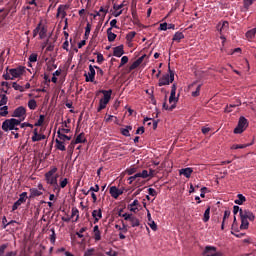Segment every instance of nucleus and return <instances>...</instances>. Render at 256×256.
I'll use <instances>...</instances> for the list:
<instances>
[{"mask_svg": "<svg viewBox=\"0 0 256 256\" xmlns=\"http://www.w3.org/2000/svg\"><path fill=\"white\" fill-rule=\"evenodd\" d=\"M255 35H256V28H253L246 32L247 39H253V37H255Z\"/></svg>", "mask_w": 256, "mask_h": 256, "instance_id": "e433bc0d", "label": "nucleus"}, {"mask_svg": "<svg viewBox=\"0 0 256 256\" xmlns=\"http://www.w3.org/2000/svg\"><path fill=\"white\" fill-rule=\"evenodd\" d=\"M241 105V101H236V104H230L227 105L225 108V113H231V111H233V109H235V107H240Z\"/></svg>", "mask_w": 256, "mask_h": 256, "instance_id": "393cba45", "label": "nucleus"}, {"mask_svg": "<svg viewBox=\"0 0 256 256\" xmlns=\"http://www.w3.org/2000/svg\"><path fill=\"white\" fill-rule=\"evenodd\" d=\"M148 195H150L151 197H157V190H155L154 188H149Z\"/></svg>", "mask_w": 256, "mask_h": 256, "instance_id": "4d7b16f0", "label": "nucleus"}, {"mask_svg": "<svg viewBox=\"0 0 256 256\" xmlns=\"http://www.w3.org/2000/svg\"><path fill=\"white\" fill-rule=\"evenodd\" d=\"M44 139H46V136L43 134H38V135L32 136L33 143H37V141H43Z\"/></svg>", "mask_w": 256, "mask_h": 256, "instance_id": "72a5a7b5", "label": "nucleus"}, {"mask_svg": "<svg viewBox=\"0 0 256 256\" xmlns=\"http://www.w3.org/2000/svg\"><path fill=\"white\" fill-rule=\"evenodd\" d=\"M168 24L166 22L160 24L159 30L160 31H167Z\"/></svg>", "mask_w": 256, "mask_h": 256, "instance_id": "338daca9", "label": "nucleus"}, {"mask_svg": "<svg viewBox=\"0 0 256 256\" xmlns=\"http://www.w3.org/2000/svg\"><path fill=\"white\" fill-rule=\"evenodd\" d=\"M247 127H249V120H247V118H245L244 116H241L239 118L237 127L234 129V133L236 135H239L243 133V131H245Z\"/></svg>", "mask_w": 256, "mask_h": 256, "instance_id": "39448f33", "label": "nucleus"}, {"mask_svg": "<svg viewBox=\"0 0 256 256\" xmlns=\"http://www.w3.org/2000/svg\"><path fill=\"white\" fill-rule=\"evenodd\" d=\"M127 175H133L134 173H137V168L131 167L126 169Z\"/></svg>", "mask_w": 256, "mask_h": 256, "instance_id": "5fc2aeb1", "label": "nucleus"}, {"mask_svg": "<svg viewBox=\"0 0 256 256\" xmlns=\"http://www.w3.org/2000/svg\"><path fill=\"white\" fill-rule=\"evenodd\" d=\"M8 247L9 243L0 245V256H17V251H8L5 253Z\"/></svg>", "mask_w": 256, "mask_h": 256, "instance_id": "f8f14e48", "label": "nucleus"}, {"mask_svg": "<svg viewBox=\"0 0 256 256\" xmlns=\"http://www.w3.org/2000/svg\"><path fill=\"white\" fill-rule=\"evenodd\" d=\"M93 253H95V248H90L85 252L84 256H92Z\"/></svg>", "mask_w": 256, "mask_h": 256, "instance_id": "0e129e2a", "label": "nucleus"}, {"mask_svg": "<svg viewBox=\"0 0 256 256\" xmlns=\"http://www.w3.org/2000/svg\"><path fill=\"white\" fill-rule=\"evenodd\" d=\"M45 123V115H40L38 121L34 124V127H41Z\"/></svg>", "mask_w": 256, "mask_h": 256, "instance_id": "c9c22d12", "label": "nucleus"}, {"mask_svg": "<svg viewBox=\"0 0 256 256\" xmlns=\"http://www.w3.org/2000/svg\"><path fill=\"white\" fill-rule=\"evenodd\" d=\"M170 95H171L172 97H175V96L177 95V84H173V85H172Z\"/></svg>", "mask_w": 256, "mask_h": 256, "instance_id": "864d4df0", "label": "nucleus"}, {"mask_svg": "<svg viewBox=\"0 0 256 256\" xmlns=\"http://www.w3.org/2000/svg\"><path fill=\"white\" fill-rule=\"evenodd\" d=\"M112 31L113 30H111V28L107 29V37H108L109 43H113V41L117 39V34L113 33Z\"/></svg>", "mask_w": 256, "mask_h": 256, "instance_id": "5701e85b", "label": "nucleus"}, {"mask_svg": "<svg viewBox=\"0 0 256 256\" xmlns=\"http://www.w3.org/2000/svg\"><path fill=\"white\" fill-rule=\"evenodd\" d=\"M211 219V206H208L204 212L203 221L207 223Z\"/></svg>", "mask_w": 256, "mask_h": 256, "instance_id": "a878e982", "label": "nucleus"}, {"mask_svg": "<svg viewBox=\"0 0 256 256\" xmlns=\"http://www.w3.org/2000/svg\"><path fill=\"white\" fill-rule=\"evenodd\" d=\"M180 175H184V177H186V179H189V177H191L192 173H193V168H182L179 171Z\"/></svg>", "mask_w": 256, "mask_h": 256, "instance_id": "6ab92c4d", "label": "nucleus"}, {"mask_svg": "<svg viewBox=\"0 0 256 256\" xmlns=\"http://www.w3.org/2000/svg\"><path fill=\"white\" fill-rule=\"evenodd\" d=\"M28 107L31 109V111H35V109H37V101L35 99L29 100Z\"/></svg>", "mask_w": 256, "mask_h": 256, "instance_id": "f704fd0d", "label": "nucleus"}, {"mask_svg": "<svg viewBox=\"0 0 256 256\" xmlns=\"http://www.w3.org/2000/svg\"><path fill=\"white\" fill-rule=\"evenodd\" d=\"M103 61H105L103 54H98L97 55V63H99V65H101V63H103Z\"/></svg>", "mask_w": 256, "mask_h": 256, "instance_id": "69168bd1", "label": "nucleus"}, {"mask_svg": "<svg viewBox=\"0 0 256 256\" xmlns=\"http://www.w3.org/2000/svg\"><path fill=\"white\" fill-rule=\"evenodd\" d=\"M50 83H51V79H49V75L44 74V85H47V87H49Z\"/></svg>", "mask_w": 256, "mask_h": 256, "instance_id": "e2e57ef3", "label": "nucleus"}, {"mask_svg": "<svg viewBox=\"0 0 256 256\" xmlns=\"http://www.w3.org/2000/svg\"><path fill=\"white\" fill-rule=\"evenodd\" d=\"M41 195H43V192L39 191L37 188H31L29 199H33L34 197H41Z\"/></svg>", "mask_w": 256, "mask_h": 256, "instance_id": "412c9836", "label": "nucleus"}, {"mask_svg": "<svg viewBox=\"0 0 256 256\" xmlns=\"http://www.w3.org/2000/svg\"><path fill=\"white\" fill-rule=\"evenodd\" d=\"M203 256H221V253L217 252V247L206 246L202 251Z\"/></svg>", "mask_w": 256, "mask_h": 256, "instance_id": "9d476101", "label": "nucleus"}, {"mask_svg": "<svg viewBox=\"0 0 256 256\" xmlns=\"http://www.w3.org/2000/svg\"><path fill=\"white\" fill-rule=\"evenodd\" d=\"M95 241H101V230L94 232Z\"/></svg>", "mask_w": 256, "mask_h": 256, "instance_id": "13d9d810", "label": "nucleus"}, {"mask_svg": "<svg viewBox=\"0 0 256 256\" xmlns=\"http://www.w3.org/2000/svg\"><path fill=\"white\" fill-rule=\"evenodd\" d=\"M90 33H91V24L88 23L85 28V34H84L85 39H89Z\"/></svg>", "mask_w": 256, "mask_h": 256, "instance_id": "37998d69", "label": "nucleus"}, {"mask_svg": "<svg viewBox=\"0 0 256 256\" xmlns=\"http://www.w3.org/2000/svg\"><path fill=\"white\" fill-rule=\"evenodd\" d=\"M30 63H37V54L33 53L29 56Z\"/></svg>", "mask_w": 256, "mask_h": 256, "instance_id": "bf43d9fd", "label": "nucleus"}, {"mask_svg": "<svg viewBox=\"0 0 256 256\" xmlns=\"http://www.w3.org/2000/svg\"><path fill=\"white\" fill-rule=\"evenodd\" d=\"M79 143H87V138H85V133L83 132L76 137L75 141H72L74 145H78Z\"/></svg>", "mask_w": 256, "mask_h": 256, "instance_id": "f3484780", "label": "nucleus"}, {"mask_svg": "<svg viewBox=\"0 0 256 256\" xmlns=\"http://www.w3.org/2000/svg\"><path fill=\"white\" fill-rule=\"evenodd\" d=\"M181 39H185V34L183 32H176L172 38V41H177V43L181 42Z\"/></svg>", "mask_w": 256, "mask_h": 256, "instance_id": "b1692460", "label": "nucleus"}, {"mask_svg": "<svg viewBox=\"0 0 256 256\" xmlns=\"http://www.w3.org/2000/svg\"><path fill=\"white\" fill-rule=\"evenodd\" d=\"M125 54V51L123 50V45L117 46L113 48V55L114 57H121Z\"/></svg>", "mask_w": 256, "mask_h": 256, "instance_id": "2eb2a0df", "label": "nucleus"}, {"mask_svg": "<svg viewBox=\"0 0 256 256\" xmlns=\"http://www.w3.org/2000/svg\"><path fill=\"white\" fill-rule=\"evenodd\" d=\"M127 63H129V57L123 56L121 58L120 67H123V65H127Z\"/></svg>", "mask_w": 256, "mask_h": 256, "instance_id": "603ef678", "label": "nucleus"}, {"mask_svg": "<svg viewBox=\"0 0 256 256\" xmlns=\"http://www.w3.org/2000/svg\"><path fill=\"white\" fill-rule=\"evenodd\" d=\"M256 0H243L244 9L248 10Z\"/></svg>", "mask_w": 256, "mask_h": 256, "instance_id": "79ce46f5", "label": "nucleus"}, {"mask_svg": "<svg viewBox=\"0 0 256 256\" xmlns=\"http://www.w3.org/2000/svg\"><path fill=\"white\" fill-rule=\"evenodd\" d=\"M110 195L113 199H119L118 188L116 186L110 187Z\"/></svg>", "mask_w": 256, "mask_h": 256, "instance_id": "cd10ccee", "label": "nucleus"}, {"mask_svg": "<svg viewBox=\"0 0 256 256\" xmlns=\"http://www.w3.org/2000/svg\"><path fill=\"white\" fill-rule=\"evenodd\" d=\"M8 101H9V98L7 97V95L3 94L0 100V107H3V105H5Z\"/></svg>", "mask_w": 256, "mask_h": 256, "instance_id": "de8ad7c7", "label": "nucleus"}, {"mask_svg": "<svg viewBox=\"0 0 256 256\" xmlns=\"http://www.w3.org/2000/svg\"><path fill=\"white\" fill-rule=\"evenodd\" d=\"M39 37L40 39H45V37H47V28H45V26L40 28Z\"/></svg>", "mask_w": 256, "mask_h": 256, "instance_id": "4c0bfd02", "label": "nucleus"}, {"mask_svg": "<svg viewBox=\"0 0 256 256\" xmlns=\"http://www.w3.org/2000/svg\"><path fill=\"white\" fill-rule=\"evenodd\" d=\"M6 71H9L10 75L13 77V79H17L18 77H21L23 73H25V67L24 66H19L17 68H6Z\"/></svg>", "mask_w": 256, "mask_h": 256, "instance_id": "6e6552de", "label": "nucleus"}, {"mask_svg": "<svg viewBox=\"0 0 256 256\" xmlns=\"http://www.w3.org/2000/svg\"><path fill=\"white\" fill-rule=\"evenodd\" d=\"M228 30H229V22L227 21H224L217 25V31H219L220 35H223V33H225V31H228Z\"/></svg>", "mask_w": 256, "mask_h": 256, "instance_id": "4468645a", "label": "nucleus"}, {"mask_svg": "<svg viewBox=\"0 0 256 256\" xmlns=\"http://www.w3.org/2000/svg\"><path fill=\"white\" fill-rule=\"evenodd\" d=\"M237 198L234 203L236 205H243V203H245V201H247V198H245V196H243V194H238L237 195Z\"/></svg>", "mask_w": 256, "mask_h": 256, "instance_id": "c85d7f7f", "label": "nucleus"}, {"mask_svg": "<svg viewBox=\"0 0 256 256\" xmlns=\"http://www.w3.org/2000/svg\"><path fill=\"white\" fill-rule=\"evenodd\" d=\"M85 231H87V227H82L79 232H76L77 237H79V239H83V233H85Z\"/></svg>", "mask_w": 256, "mask_h": 256, "instance_id": "09e8293b", "label": "nucleus"}, {"mask_svg": "<svg viewBox=\"0 0 256 256\" xmlns=\"http://www.w3.org/2000/svg\"><path fill=\"white\" fill-rule=\"evenodd\" d=\"M9 115V106H0V117H7Z\"/></svg>", "mask_w": 256, "mask_h": 256, "instance_id": "7c9ffc66", "label": "nucleus"}, {"mask_svg": "<svg viewBox=\"0 0 256 256\" xmlns=\"http://www.w3.org/2000/svg\"><path fill=\"white\" fill-rule=\"evenodd\" d=\"M147 218H148L149 227L152 229V231H156L157 230V224L155 223V221H153V218H151V213L150 212L147 213Z\"/></svg>", "mask_w": 256, "mask_h": 256, "instance_id": "aec40b11", "label": "nucleus"}, {"mask_svg": "<svg viewBox=\"0 0 256 256\" xmlns=\"http://www.w3.org/2000/svg\"><path fill=\"white\" fill-rule=\"evenodd\" d=\"M67 9V6L60 5L57 9L56 17H59L61 15L62 19H65L67 17V12L65 11Z\"/></svg>", "mask_w": 256, "mask_h": 256, "instance_id": "a211bd4d", "label": "nucleus"}, {"mask_svg": "<svg viewBox=\"0 0 256 256\" xmlns=\"http://www.w3.org/2000/svg\"><path fill=\"white\" fill-rule=\"evenodd\" d=\"M106 255H108V256H117L118 253L113 251V250H110V251L106 252Z\"/></svg>", "mask_w": 256, "mask_h": 256, "instance_id": "774afa93", "label": "nucleus"}, {"mask_svg": "<svg viewBox=\"0 0 256 256\" xmlns=\"http://www.w3.org/2000/svg\"><path fill=\"white\" fill-rule=\"evenodd\" d=\"M92 217L94 218V223H99V219L103 218V212L101 211V209L93 210Z\"/></svg>", "mask_w": 256, "mask_h": 256, "instance_id": "dca6fc26", "label": "nucleus"}, {"mask_svg": "<svg viewBox=\"0 0 256 256\" xmlns=\"http://www.w3.org/2000/svg\"><path fill=\"white\" fill-rule=\"evenodd\" d=\"M115 229H119V231H123V233H127V225L125 224H123V227L116 224Z\"/></svg>", "mask_w": 256, "mask_h": 256, "instance_id": "052dcab7", "label": "nucleus"}, {"mask_svg": "<svg viewBox=\"0 0 256 256\" xmlns=\"http://www.w3.org/2000/svg\"><path fill=\"white\" fill-rule=\"evenodd\" d=\"M135 35H137V32L135 31H131L126 35V39L127 41H129L131 43V41H133V39H135Z\"/></svg>", "mask_w": 256, "mask_h": 256, "instance_id": "a19ab883", "label": "nucleus"}, {"mask_svg": "<svg viewBox=\"0 0 256 256\" xmlns=\"http://www.w3.org/2000/svg\"><path fill=\"white\" fill-rule=\"evenodd\" d=\"M136 177H141L142 179H147L149 177V172L147 170H143L141 173H136Z\"/></svg>", "mask_w": 256, "mask_h": 256, "instance_id": "ea45409f", "label": "nucleus"}, {"mask_svg": "<svg viewBox=\"0 0 256 256\" xmlns=\"http://www.w3.org/2000/svg\"><path fill=\"white\" fill-rule=\"evenodd\" d=\"M11 117H16L18 118V121H25V118L27 117V109L23 106H20L18 108H16Z\"/></svg>", "mask_w": 256, "mask_h": 256, "instance_id": "423d86ee", "label": "nucleus"}, {"mask_svg": "<svg viewBox=\"0 0 256 256\" xmlns=\"http://www.w3.org/2000/svg\"><path fill=\"white\" fill-rule=\"evenodd\" d=\"M19 125H21V120L19 119H15V118H10V119H6L3 123H2V129L7 132V131H13V129H15V127H19Z\"/></svg>", "mask_w": 256, "mask_h": 256, "instance_id": "20e7f679", "label": "nucleus"}, {"mask_svg": "<svg viewBox=\"0 0 256 256\" xmlns=\"http://www.w3.org/2000/svg\"><path fill=\"white\" fill-rule=\"evenodd\" d=\"M56 149L59 151H66L67 148H65V143L59 139H56Z\"/></svg>", "mask_w": 256, "mask_h": 256, "instance_id": "473e14b6", "label": "nucleus"}, {"mask_svg": "<svg viewBox=\"0 0 256 256\" xmlns=\"http://www.w3.org/2000/svg\"><path fill=\"white\" fill-rule=\"evenodd\" d=\"M201 93V85H198L196 91L192 92V97H199Z\"/></svg>", "mask_w": 256, "mask_h": 256, "instance_id": "3c124183", "label": "nucleus"}, {"mask_svg": "<svg viewBox=\"0 0 256 256\" xmlns=\"http://www.w3.org/2000/svg\"><path fill=\"white\" fill-rule=\"evenodd\" d=\"M129 131H133V126H126L125 128L120 129V132L124 137H131Z\"/></svg>", "mask_w": 256, "mask_h": 256, "instance_id": "4be33fe9", "label": "nucleus"}, {"mask_svg": "<svg viewBox=\"0 0 256 256\" xmlns=\"http://www.w3.org/2000/svg\"><path fill=\"white\" fill-rule=\"evenodd\" d=\"M12 87H13V89H15V91H20V93H23V91H25V88H23V86L17 84V82H13Z\"/></svg>", "mask_w": 256, "mask_h": 256, "instance_id": "58836bf2", "label": "nucleus"}, {"mask_svg": "<svg viewBox=\"0 0 256 256\" xmlns=\"http://www.w3.org/2000/svg\"><path fill=\"white\" fill-rule=\"evenodd\" d=\"M55 173H57V167L52 168L50 171H48L45 174V179L48 185H52L54 189H57L58 193L61 191L59 188V184L57 183V175L55 176Z\"/></svg>", "mask_w": 256, "mask_h": 256, "instance_id": "f03ea898", "label": "nucleus"}, {"mask_svg": "<svg viewBox=\"0 0 256 256\" xmlns=\"http://www.w3.org/2000/svg\"><path fill=\"white\" fill-rule=\"evenodd\" d=\"M99 93H102L103 97L99 100L97 112L101 113L103 109H107V105H109V101H111V95H113V90H99L97 95H99Z\"/></svg>", "mask_w": 256, "mask_h": 256, "instance_id": "f257e3e1", "label": "nucleus"}, {"mask_svg": "<svg viewBox=\"0 0 256 256\" xmlns=\"http://www.w3.org/2000/svg\"><path fill=\"white\" fill-rule=\"evenodd\" d=\"M139 65H141V64H139V62H137V60H136V61H134V62L130 65L129 70H130V71H134V69H137V67H139Z\"/></svg>", "mask_w": 256, "mask_h": 256, "instance_id": "6e6d98bb", "label": "nucleus"}, {"mask_svg": "<svg viewBox=\"0 0 256 256\" xmlns=\"http://www.w3.org/2000/svg\"><path fill=\"white\" fill-rule=\"evenodd\" d=\"M251 144H234L232 145L231 149H245L246 147H250Z\"/></svg>", "mask_w": 256, "mask_h": 256, "instance_id": "a18cd8bd", "label": "nucleus"}, {"mask_svg": "<svg viewBox=\"0 0 256 256\" xmlns=\"http://www.w3.org/2000/svg\"><path fill=\"white\" fill-rule=\"evenodd\" d=\"M240 217L248 219L249 221H255V214L250 210H240Z\"/></svg>", "mask_w": 256, "mask_h": 256, "instance_id": "ddd939ff", "label": "nucleus"}, {"mask_svg": "<svg viewBox=\"0 0 256 256\" xmlns=\"http://www.w3.org/2000/svg\"><path fill=\"white\" fill-rule=\"evenodd\" d=\"M51 231H52V234H51V236H50V242H51V243H55V239L57 238V237H56V234H55V229L52 228Z\"/></svg>", "mask_w": 256, "mask_h": 256, "instance_id": "680f3d73", "label": "nucleus"}, {"mask_svg": "<svg viewBox=\"0 0 256 256\" xmlns=\"http://www.w3.org/2000/svg\"><path fill=\"white\" fill-rule=\"evenodd\" d=\"M57 135L61 141H65V139L66 141H71V136H67L66 134H63V132H61V129L57 131Z\"/></svg>", "mask_w": 256, "mask_h": 256, "instance_id": "2f4dec72", "label": "nucleus"}, {"mask_svg": "<svg viewBox=\"0 0 256 256\" xmlns=\"http://www.w3.org/2000/svg\"><path fill=\"white\" fill-rule=\"evenodd\" d=\"M240 219H241L240 229L241 230L249 229V220L247 218H243V217H240Z\"/></svg>", "mask_w": 256, "mask_h": 256, "instance_id": "c756f323", "label": "nucleus"}, {"mask_svg": "<svg viewBox=\"0 0 256 256\" xmlns=\"http://www.w3.org/2000/svg\"><path fill=\"white\" fill-rule=\"evenodd\" d=\"M71 217H76L75 221H78L79 220V209L73 207L72 208V215H71Z\"/></svg>", "mask_w": 256, "mask_h": 256, "instance_id": "49530a36", "label": "nucleus"}, {"mask_svg": "<svg viewBox=\"0 0 256 256\" xmlns=\"http://www.w3.org/2000/svg\"><path fill=\"white\" fill-rule=\"evenodd\" d=\"M175 81V72L171 70V67L168 69V74H164L158 81V86L163 87L165 85H171Z\"/></svg>", "mask_w": 256, "mask_h": 256, "instance_id": "7ed1b4c3", "label": "nucleus"}, {"mask_svg": "<svg viewBox=\"0 0 256 256\" xmlns=\"http://www.w3.org/2000/svg\"><path fill=\"white\" fill-rule=\"evenodd\" d=\"M68 183H69V179L61 178L60 179V187H61V189H65V187H67Z\"/></svg>", "mask_w": 256, "mask_h": 256, "instance_id": "c03bdc74", "label": "nucleus"}, {"mask_svg": "<svg viewBox=\"0 0 256 256\" xmlns=\"http://www.w3.org/2000/svg\"><path fill=\"white\" fill-rule=\"evenodd\" d=\"M110 29H119V26H117V19H113L110 21Z\"/></svg>", "mask_w": 256, "mask_h": 256, "instance_id": "8fccbe9b", "label": "nucleus"}, {"mask_svg": "<svg viewBox=\"0 0 256 256\" xmlns=\"http://www.w3.org/2000/svg\"><path fill=\"white\" fill-rule=\"evenodd\" d=\"M27 199H29L27 192H22L19 195V199L13 204L12 211H17L19 207H21V205L27 201Z\"/></svg>", "mask_w": 256, "mask_h": 256, "instance_id": "0eeeda50", "label": "nucleus"}, {"mask_svg": "<svg viewBox=\"0 0 256 256\" xmlns=\"http://www.w3.org/2000/svg\"><path fill=\"white\" fill-rule=\"evenodd\" d=\"M85 77L86 83H95V66H89V72L85 74Z\"/></svg>", "mask_w": 256, "mask_h": 256, "instance_id": "9b49d317", "label": "nucleus"}, {"mask_svg": "<svg viewBox=\"0 0 256 256\" xmlns=\"http://www.w3.org/2000/svg\"><path fill=\"white\" fill-rule=\"evenodd\" d=\"M230 216H231V211L225 210L223 220H222V224H221L222 231H223V229H225V221H227V219H229Z\"/></svg>", "mask_w": 256, "mask_h": 256, "instance_id": "bb28decb", "label": "nucleus"}, {"mask_svg": "<svg viewBox=\"0 0 256 256\" xmlns=\"http://www.w3.org/2000/svg\"><path fill=\"white\" fill-rule=\"evenodd\" d=\"M122 217L125 221H129L131 223V227H139V225H141V222L133 214L124 213Z\"/></svg>", "mask_w": 256, "mask_h": 256, "instance_id": "1a4fd4ad", "label": "nucleus"}]
</instances>
